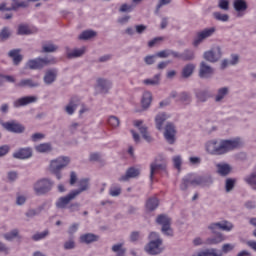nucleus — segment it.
I'll list each match as a JSON object with an SVG mask.
<instances>
[{
    "label": "nucleus",
    "instance_id": "nucleus-27",
    "mask_svg": "<svg viewBox=\"0 0 256 256\" xmlns=\"http://www.w3.org/2000/svg\"><path fill=\"white\" fill-rule=\"evenodd\" d=\"M99 241V236L93 233H86L80 236V242L90 245V243H95Z\"/></svg>",
    "mask_w": 256,
    "mask_h": 256
},
{
    "label": "nucleus",
    "instance_id": "nucleus-40",
    "mask_svg": "<svg viewBox=\"0 0 256 256\" xmlns=\"http://www.w3.org/2000/svg\"><path fill=\"white\" fill-rule=\"evenodd\" d=\"M233 7L235 11L241 13V11H247V1L245 0H234Z\"/></svg>",
    "mask_w": 256,
    "mask_h": 256
},
{
    "label": "nucleus",
    "instance_id": "nucleus-46",
    "mask_svg": "<svg viewBox=\"0 0 256 256\" xmlns=\"http://www.w3.org/2000/svg\"><path fill=\"white\" fill-rule=\"evenodd\" d=\"M139 132L141 133L143 139L147 141V143H151L153 141V138L151 135H149L147 126H141L138 128Z\"/></svg>",
    "mask_w": 256,
    "mask_h": 256
},
{
    "label": "nucleus",
    "instance_id": "nucleus-35",
    "mask_svg": "<svg viewBox=\"0 0 256 256\" xmlns=\"http://www.w3.org/2000/svg\"><path fill=\"white\" fill-rule=\"evenodd\" d=\"M178 97V101H180V103L183 105L193 103V96H191V93L189 92H181Z\"/></svg>",
    "mask_w": 256,
    "mask_h": 256
},
{
    "label": "nucleus",
    "instance_id": "nucleus-36",
    "mask_svg": "<svg viewBox=\"0 0 256 256\" xmlns=\"http://www.w3.org/2000/svg\"><path fill=\"white\" fill-rule=\"evenodd\" d=\"M195 71V64H186L182 69V77L183 79H189L193 72Z\"/></svg>",
    "mask_w": 256,
    "mask_h": 256
},
{
    "label": "nucleus",
    "instance_id": "nucleus-30",
    "mask_svg": "<svg viewBox=\"0 0 256 256\" xmlns=\"http://www.w3.org/2000/svg\"><path fill=\"white\" fill-rule=\"evenodd\" d=\"M29 7V2L12 0V5L10 8H6V11H17V9H27Z\"/></svg>",
    "mask_w": 256,
    "mask_h": 256
},
{
    "label": "nucleus",
    "instance_id": "nucleus-5",
    "mask_svg": "<svg viewBox=\"0 0 256 256\" xmlns=\"http://www.w3.org/2000/svg\"><path fill=\"white\" fill-rule=\"evenodd\" d=\"M57 61L55 58H49V57H38L35 59H30L26 63V67L30 69L31 71H41L44 67H47L49 65H55Z\"/></svg>",
    "mask_w": 256,
    "mask_h": 256
},
{
    "label": "nucleus",
    "instance_id": "nucleus-33",
    "mask_svg": "<svg viewBox=\"0 0 256 256\" xmlns=\"http://www.w3.org/2000/svg\"><path fill=\"white\" fill-rule=\"evenodd\" d=\"M66 53L68 59H77V57H83V55H85V48L74 49L72 52H70L69 47H66Z\"/></svg>",
    "mask_w": 256,
    "mask_h": 256
},
{
    "label": "nucleus",
    "instance_id": "nucleus-53",
    "mask_svg": "<svg viewBox=\"0 0 256 256\" xmlns=\"http://www.w3.org/2000/svg\"><path fill=\"white\" fill-rule=\"evenodd\" d=\"M213 16L216 19V21H222L224 23L229 21V15H227V14H221L220 12H214Z\"/></svg>",
    "mask_w": 256,
    "mask_h": 256
},
{
    "label": "nucleus",
    "instance_id": "nucleus-14",
    "mask_svg": "<svg viewBox=\"0 0 256 256\" xmlns=\"http://www.w3.org/2000/svg\"><path fill=\"white\" fill-rule=\"evenodd\" d=\"M77 196L73 193V191H71L69 194H67L66 196H62L60 198H58V200L56 201L55 206L57 207V209H68L69 204L71 203V201H73V199H75Z\"/></svg>",
    "mask_w": 256,
    "mask_h": 256
},
{
    "label": "nucleus",
    "instance_id": "nucleus-10",
    "mask_svg": "<svg viewBox=\"0 0 256 256\" xmlns=\"http://www.w3.org/2000/svg\"><path fill=\"white\" fill-rule=\"evenodd\" d=\"M204 59L209 63H217L221 57H223V52H221V48L216 46L209 51L204 52Z\"/></svg>",
    "mask_w": 256,
    "mask_h": 256
},
{
    "label": "nucleus",
    "instance_id": "nucleus-6",
    "mask_svg": "<svg viewBox=\"0 0 256 256\" xmlns=\"http://www.w3.org/2000/svg\"><path fill=\"white\" fill-rule=\"evenodd\" d=\"M55 182L49 178H41L33 184V190L36 195H47L53 189Z\"/></svg>",
    "mask_w": 256,
    "mask_h": 256
},
{
    "label": "nucleus",
    "instance_id": "nucleus-23",
    "mask_svg": "<svg viewBox=\"0 0 256 256\" xmlns=\"http://www.w3.org/2000/svg\"><path fill=\"white\" fill-rule=\"evenodd\" d=\"M79 97L74 96L70 99L68 105L65 107V111L68 115H73V113H75V109H77V107H79Z\"/></svg>",
    "mask_w": 256,
    "mask_h": 256
},
{
    "label": "nucleus",
    "instance_id": "nucleus-22",
    "mask_svg": "<svg viewBox=\"0 0 256 256\" xmlns=\"http://www.w3.org/2000/svg\"><path fill=\"white\" fill-rule=\"evenodd\" d=\"M97 87L100 89L101 93H109V89H111L113 83L111 80H107L105 78H98L96 80Z\"/></svg>",
    "mask_w": 256,
    "mask_h": 256
},
{
    "label": "nucleus",
    "instance_id": "nucleus-19",
    "mask_svg": "<svg viewBox=\"0 0 256 256\" xmlns=\"http://www.w3.org/2000/svg\"><path fill=\"white\" fill-rule=\"evenodd\" d=\"M175 59H180V61H193L195 59V51L193 49H185L182 53L176 51Z\"/></svg>",
    "mask_w": 256,
    "mask_h": 256
},
{
    "label": "nucleus",
    "instance_id": "nucleus-62",
    "mask_svg": "<svg viewBox=\"0 0 256 256\" xmlns=\"http://www.w3.org/2000/svg\"><path fill=\"white\" fill-rule=\"evenodd\" d=\"M119 11H120V13H127L130 11H133V7L128 4H122Z\"/></svg>",
    "mask_w": 256,
    "mask_h": 256
},
{
    "label": "nucleus",
    "instance_id": "nucleus-58",
    "mask_svg": "<svg viewBox=\"0 0 256 256\" xmlns=\"http://www.w3.org/2000/svg\"><path fill=\"white\" fill-rule=\"evenodd\" d=\"M81 209V204L78 202H74L68 205V210L70 213H75L76 211H79Z\"/></svg>",
    "mask_w": 256,
    "mask_h": 256
},
{
    "label": "nucleus",
    "instance_id": "nucleus-24",
    "mask_svg": "<svg viewBox=\"0 0 256 256\" xmlns=\"http://www.w3.org/2000/svg\"><path fill=\"white\" fill-rule=\"evenodd\" d=\"M8 57L12 59L13 65H19L23 61V55H21V49H12L8 52Z\"/></svg>",
    "mask_w": 256,
    "mask_h": 256
},
{
    "label": "nucleus",
    "instance_id": "nucleus-26",
    "mask_svg": "<svg viewBox=\"0 0 256 256\" xmlns=\"http://www.w3.org/2000/svg\"><path fill=\"white\" fill-rule=\"evenodd\" d=\"M156 171H167V164L161 163L158 164L157 162H153L150 165V180L153 181V177L155 176Z\"/></svg>",
    "mask_w": 256,
    "mask_h": 256
},
{
    "label": "nucleus",
    "instance_id": "nucleus-56",
    "mask_svg": "<svg viewBox=\"0 0 256 256\" xmlns=\"http://www.w3.org/2000/svg\"><path fill=\"white\" fill-rule=\"evenodd\" d=\"M130 242L131 243H137V241H139V239H141V232L139 231H132L130 233Z\"/></svg>",
    "mask_w": 256,
    "mask_h": 256
},
{
    "label": "nucleus",
    "instance_id": "nucleus-29",
    "mask_svg": "<svg viewBox=\"0 0 256 256\" xmlns=\"http://www.w3.org/2000/svg\"><path fill=\"white\" fill-rule=\"evenodd\" d=\"M151 101H153V95L151 94V92H144L141 99V105H142L143 111L151 107Z\"/></svg>",
    "mask_w": 256,
    "mask_h": 256
},
{
    "label": "nucleus",
    "instance_id": "nucleus-2",
    "mask_svg": "<svg viewBox=\"0 0 256 256\" xmlns=\"http://www.w3.org/2000/svg\"><path fill=\"white\" fill-rule=\"evenodd\" d=\"M189 185H192V187H209L213 185V177L209 174L196 176L195 178L188 175L182 179V183L180 184L181 191H187Z\"/></svg>",
    "mask_w": 256,
    "mask_h": 256
},
{
    "label": "nucleus",
    "instance_id": "nucleus-52",
    "mask_svg": "<svg viewBox=\"0 0 256 256\" xmlns=\"http://www.w3.org/2000/svg\"><path fill=\"white\" fill-rule=\"evenodd\" d=\"M226 193H231L232 189H235V179L228 178L225 183Z\"/></svg>",
    "mask_w": 256,
    "mask_h": 256
},
{
    "label": "nucleus",
    "instance_id": "nucleus-41",
    "mask_svg": "<svg viewBox=\"0 0 256 256\" xmlns=\"http://www.w3.org/2000/svg\"><path fill=\"white\" fill-rule=\"evenodd\" d=\"M227 95H229V88L228 87L219 88L218 91H217V94L215 96V102L216 103H221V100L224 97H227Z\"/></svg>",
    "mask_w": 256,
    "mask_h": 256
},
{
    "label": "nucleus",
    "instance_id": "nucleus-59",
    "mask_svg": "<svg viewBox=\"0 0 256 256\" xmlns=\"http://www.w3.org/2000/svg\"><path fill=\"white\" fill-rule=\"evenodd\" d=\"M218 7L223 11H229V0H219Z\"/></svg>",
    "mask_w": 256,
    "mask_h": 256
},
{
    "label": "nucleus",
    "instance_id": "nucleus-57",
    "mask_svg": "<svg viewBox=\"0 0 256 256\" xmlns=\"http://www.w3.org/2000/svg\"><path fill=\"white\" fill-rule=\"evenodd\" d=\"M109 195H111V197H119V195H121V187L119 186L111 187L109 191Z\"/></svg>",
    "mask_w": 256,
    "mask_h": 256
},
{
    "label": "nucleus",
    "instance_id": "nucleus-50",
    "mask_svg": "<svg viewBox=\"0 0 256 256\" xmlns=\"http://www.w3.org/2000/svg\"><path fill=\"white\" fill-rule=\"evenodd\" d=\"M18 236H19V230L14 229L9 233L4 234V239H6V241H13V239H15Z\"/></svg>",
    "mask_w": 256,
    "mask_h": 256
},
{
    "label": "nucleus",
    "instance_id": "nucleus-21",
    "mask_svg": "<svg viewBox=\"0 0 256 256\" xmlns=\"http://www.w3.org/2000/svg\"><path fill=\"white\" fill-rule=\"evenodd\" d=\"M45 85H53L57 81V69H48L43 77Z\"/></svg>",
    "mask_w": 256,
    "mask_h": 256
},
{
    "label": "nucleus",
    "instance_id": "nucleus-38",
    "mask_svg": "<svg viewBox=\"0 0 256 256\" xmlns=\"http://www.w3.org/2000/svg\"><path fill=\"white\" fill-rule=\"evenodd\" d=\"M123 245V243L114 244L111 248L112 253H116V256H125V253H127V248H124Z\"/></svg>",
    "mask_w": 256,
    "mask_h": 256
},
{
    "label": "nucleus",
    "instance_id": "nucleus-31",
    "mask_svg": "<svg viewBox=\"0 0 256 256\" xmlns=\"http://www.w3.org/2000/svg\"><path fill=\"white\" fill-rule=\"evenodd\" d=\"M16 87H29L30 89H33L35 87H39V82H35L31 78L22 79L16 84Z\"/></svg>",
    "mask_w": 256,
    "mask_h": 256
},
{
    "label": "nucleus",
    "instance_id": "nucleus-42",
    "mask_svg": "<svg viewBox=\"0 0 256 256\" xmlns=\"http://www.w3.org/2000/svg\"><path fill=\"white\" fill-rule=\"evenodd\" d=\"M59 49V46L53 44L52 42H48L43 44L41 53H55Z\"/></svg>",
    "mask_w": 256,
    "mask_h": 256
},
{
    "label": "nucleus",
    "instance_id": "nucleus-1",
    "mask_svg": "<svg viewBox=\"0 0 256 256\" xmlns=\"http://www.w3.org/2000/svg\"><path fill=\"white\" fill-rule=\"evenodd\" d=\"M239 147L237 140H210L206 143V151L210 155H225Z\"/></svg>",
    "mask_w": 256,
    "mask_h": 256
},
{
    "label": "nucleus",
    "instance_id": "nucleus-55",
    "mask_svg": "<svg viewBox=\"0 0 256 256\" xmlns=\"http://www.w3.org/2000/svg\"><path fill=\"white\" fill-rule=\"evenodd\" d=\"M157 59V54L147 55L146 57H144V63L146 65H153L155 64V61H157Z\"/></svg>",
    "mask_w": 256,
    "mask_h": 256
},
{
    "label": "nucleus",
    "instance_id": "nucleus-8",
    "mask_svg": "<svg viewBox=\"0 0 256 256\" xmlns=\"http://www.w3.org/2000/svg\"><path fill=\"white\" fill-rule=\"evenodd\" d=\"M171 217L167 214H160L156 218L157 225H161V232L166 237H173V228H171Z\"/></svg>",
    "mask_w": 256,
    "mask_h": 256
},
{
    "label": "nucleus",
    "instance_id": "nucleus-54",
    "mask_svg": "<svg viewBox=\"0 0 256 256\" xmlns=\"http://www.w3.org/2000/svg\"><path fill=\"white\" fill-rule=\"evenodd\" d=\"M173 161V165L175 167V169H177L178 171H181V165L183 164V160L181 159V156H174L172 158Z\"/></svg>",
    "mask_w": 256,
    "mask_h": 256
},
{
    "label": "nucleus",
    "instance_id": "nucleus-20",
    "mask_svg": "<svg viewBox=\"0 0 256 256\" xmlns=\"http://www.w3.org/2000/svg\"><path fill=\"white\" fill-rule=\"evenodd\" d=\"M141 174V171L135 167H130L127 169L125 175H122L118 181H129V179H135V177H139V175Z\"/></svg>",
    "mask_w": 256,
    "mask_h": 256
},
{
    "label": "nucleus",
    "instance_id": "nucleus-39",
    "mask_svg": "<svg viewBox=\"0 0 256 256\" xmlns=\"http://www.w3.org/2000/svg\"><path fill=\"white\" fill-rule=\"evenodd\" d=\"M157 207H159V199H157L156 197L149 198L146 201L147 211H155V209H157Z\"/></svg>",
    "mask_w": 256,
    "mask_h": 256
},
{
    "label": "nucleus",
    "instance_id": "nucleus-44",
    "mask_svg": "<svg viewBox=\"0 0 256 256\" xmlns=\"http://www.w3.org/2000/svg\"><path fill=\"white\" fill-rule=\"evenodd\" d=\"M97 36V32L93 30H85L79 35V39L81 41H88V39H93V37Z\"/></svg>",
    "mask_w": 256,
    "mask_h": 256
},
{
    "label": "nucleus",
    "instance_id": "nucleus-49",
    "mask_svg": "<svg viewBox=\"0 0 256 256\" xmlns=\"http://www.w3.org/2000/svg\"><path fill=\"white\" fill-rule=\"evenodd\" d=\"M18 35H31V29H29V26L27 25H19L18 26Z\"/></svg>",
    "mask_w": 256,
    "mask_h": 256
},
{
    "label": "nucleus",
    "instance_id": "nucleus-7",
    "mask_svg": "<svg viewBox=\"0 0 256 256\" xmlns=\"http://www.w3.org/2000/svg\"><path fill=\"white\" fill-rule=\"evenodd\" d=\"M235 249V244L225 243L221 247L222 253H217V249L209 248L199 252L198 254H193L192 256H223L227 255V253H231Z\"/></svg>",
    "mask_w": 256,
    "mask_h": 256
},
{
    "label": "nucleus",
    "instance_id": "nucleus-34",
    "mask_svg": "<svg viewBox=\"0 0 256 256\" xmlns=\"http://www.w3.org/2000/svg\"><path fill=\"white\" fill-rule=\"evenodd\" d=\"M217 174L221 177H227L231 173V166L229 164H217Z\"/></svg>",
    "mask_w": 256,
    "mask_h": 256
},
{
    "label": "nucleus",
    "instance_id": "nucleus-63",
    "mask_svg": "<svg viewBox=\"0 0 256 256\" xmlns=\"http://www.w3.org/2000/svg\"><path fill=\"white\" fill-rule=\"evenodd\" d=\"M64 249H66L67 251H69L70 249H75V241L69 240V241L65 242Z\"/></svg>",
    "mask_w": 256,
    "mask_h": 256
},
{
    "label": "nucleus",
    "instance_id": "nucleus-3",
    "mask_svg": "<svg viewBox=\"0 0 256 256\" xmlns=\"http://www.w3.org/2000/svg\"><path fill=\"white\" fill-rule=\"evenodd\" d=\"M150 240L148 244L144 247V251L148 253V255H161V252L165 250L162 247L163 239L157 232H151L148 236Z\"/></svg>",
    "mask_w": 256,
    "mask_h": 256
},
{
    "label": "nucleus",
    "instance_id": "nucleus-4",
    "mask_svg": "<svg viewBox=\"0 0 256 256\" xmlns=\"http://www.w3.org/2000/svg\"><path fill=\"white\" fill-rule=\"evenodd\" d=\"M71 163V158L68 156H60L54 160L51 161L50 163V171L55 175L56 179L60 181L62 179L63 175L61 174V171L65 169Z\"/></svg>",
    "mask_w": 256,
    "mask_h": 256
},
{
    "label": "nucleus",
    "instance_id": "nucleus-60",
    "mask_svg": "<svg viewBox=\"0 0 256 256\" xmlns=\"http://www.w3.org/2000/svg\"><path fill=\"white\" fill-rule=\"evenodd\" d=\"M135 30L138 35H143V33H145V31H147V26H145L143 24H139V25L135 26Z\"/></svg>",
    "mask_w": 256,
    "mask_h": 256
},
{
    "label": "nucleus",
    "instance_id": "nucleus-51",
    "mask_svg": "<svg viewBox=\"0 0 256 256\" xmlns=\"http://www.w3.org/2000/svg\"><path fill=\"white\" fill-rule=\"evenodd\" d=\"M49 236V230H45L43 232H38L32 236L33 241H41V239H45V237Z\"/></svg>",
    "mask_w": 256,
    "mask_h": 256
},
{
    "label": "nucleus",
    "instance_id": "nucleus-12",
    "mask_svg": "<svg viewBox=\"0 0 256 256\" xmlns=\"http://www.w3.org/2000/svg\"><path fill=\"white\" fill-rule=\"evenodd\" d=\"M198 75L200 79H211V77L215 75V68L209 66L207 62L202 61L200 63Z\"/></svg>",
    "mask_w": 256,
    "mask_h": 256
},
{
    "label": "nucleus",
    "instance_id": "nucleus-25",
    "mask_svg": "<svg viewBox=\"0 0 256 256\" xmlns=\"http://www.w3.org/2000/svg\"><path fill=\"white\" fill-rule=\"evenodd\" d=\"M225 241L223 233H216L215 236H211L205 240V245H219Z\"/></svg>",
    "mask_w": 256,
    "mask_h": 256
},
{
    "label": "nucleus",
    "instance_id": "nucleus-64",
    "mask_svg": "<svg viewBox=\"0 0 256 256\" xmlns=\"http://www.w3.org/2000/svg\"><path fill=\"white\" fill-rule=\"evenodd\" d=\"M9 145H3L0 147V157H5L9 153Z\"/></svg>",
    "mask_w": 256,
    "mask_h": 256
},
{
    "label": "nucleus",
    "instance_id": "nucleus-37",
    "mask_svg": "<svg viewBox=\"0 0 256 256\" xmlns=\"http://www.w3.org/2000/svg\"><path fill=\"white\" fill-rule=\"evenodd\" d=\"M35 151H37V153H51V151H53V146L49 142L42 143L35 146Z\"/></svg>",
    "mask_w": 256,
    "mask_h": 256
},
{
    "label": "nucleus",
    "instance_id": "nucleus-47",
    "mask_svg": "<svg viewBox=\"0 0 256 256\" xmlns=\"http://www.w3.org/2000/svg\"><path fill=\"white\" fill-rule=\"evenodd\" d=\"M11 38V29L9 27H3L0 31V41H7Z\"/></svg>",
    "mask_w": 256,
    "mask_h": 256
},
{
    "label": "nucleus",
    "instance_id": "nucleus-45",
    "mask_svg": "<svg viewBox=\"0 0 256 256\" xmlns=\"http://www.w3.org/2000/svg\"><path fill=\"white\" fill-rule=\"evenodd\" d=\"M170 55H172V57L175 59L176 51L166 49L156 53V57L160 59H167V57H170Z\"/></svg>",
    "mask_w": 256,
    "mask_h": 256
},
{
    "label": "nucleus",
    "instance_id": "nucleus-18",
    "mask_svg": "<svg viewBox=\"0 0 256 256\" xmlns=\"http://www.w3.org/2000/svg\"><path fill=\"white\" fill-rule=\"evenodd\" d=\"M37 99V96H24L14 101L13 107H15V109H19V107H27V105H31V103H37Z\"/></svg>",
    "mask_w": 256,
    "mask_h": 256
},
{
    "label": "nucleus",
    "instance_id": "nucleus-32",
    "mask_svg": "<svg viewBox=\"0 0 256 256\" xmlns=\"http://www.w3.org/2000/svg\"><path fill=\"white\" fill-rule=\"evenodd\" d=\"M89 189V179H82L79 182V188L76 190H73L72 192L75 194V196L81 195L83 191H87Z\"/></svg>",
    "mask_w": 256,
    "mask_h": 256
},
{
    "label": "nucleus",
    "instance_id": "nucleus-15",
    "mask_svg": "<svg viewBox=\"0 0 256 256\" xmlns=\"http://www.w3.org/2000/svg\"><path fill=\"white\" fill-rule=\"evenodd\" d=\"M176 133H177V130H175V125H173V123L171 122L167 123L164 131V137L167 143H169V145L175 144Z\"/></svg>",
    "mask_w": 256,
    "mask_h": 256
},
{
    "label": "nucleus",
    "instance_id": "nucleus-61",
    "mask_svg": "<svg viewBox=\"0 0 256 256\" xmlns=\"http://www.w3.org/2000/svg\"><path fill=\"white\" fill-rule=\"evenodd\" d=\"M41 139H45V134L43 133H34L31 136V140L36 143V141H41Z\"/></svg>",
    "mask_w": 256,
    "mask_h": 256
},
{
    "label": "nucleus",
    "instance_id": "nucleus-11",
    "mask_svg": "<svg viewBox=\"0 0 256 256\" xmlns=\"http://www.w3.org/2000/svg\"><path fill=\"white\" fill-rule=\"evenodd\" d=\"M208 229L210 231H212V233L214 235H217V233H221V232H217L218 229H220L221 231H232L233 230V223L224 220L222 222H216V223H212L208 226Z\"/></svg>",
    "mask_w": 256,
    "mask_h": 256
},
{
    "label": "nucleus",
    "instance_id": "nucleus-48",
    "mask_svg": "<svg viewBox=\"0 0 256 256\" xmlns=\"http://www.w3.org/2000/svg\"><path fill=\"white\" fill-rule=\"evenodd\" d=\"M108 125H110V127H113V129H117V127L121 125V121L117 116L112 115L108 117Z\"/></svg>",
    "mask_w": 256,
    "mask_h": 256
},
{
    "label": "nucleus",
    "instance_id": "nucleus-43",
    "mask_svg": "<svg viewBox=\"0 0 256 256\" xmlns=\"http://www.w3.org/2000/svg\"><path fill=\"white\" fill-rule=\"evenodd\" d=\"M143 83L144 85H152L155 87L161 83V74H156L153 78L145 79Z\"/></svg>",
    "mask_w": 256,
    "mask_h": 256
},
{
    "label": "nucleus",
    "instance_id": "nucleus-9",
    "mask_svg": "<svg viewBox=\"0 0 256 256\" xmlns=\"http://www.w3.org/2000/svg\"><path fill=\"white\" fill-rule=\"evenodd\" d=\"M215 31H216L215 27H210L198 32L193 42L194 47L201 45V43H203L205 39H209V37H213V35L215 34Z\"/></svg>",
    "mask_w": 256,
    "mask_h": 256
},
{
    "label": "nucleus",
    "instance_id": "nucleus-17",
    "mask_svg": "<svg viewBox=\"0 0 256 256\" xmlns=\"http://www.w3.org/2000/svg\"><path fill=\"white\" fill-rule=\"evenodd\" d=\"M194 97L197 103H207L211 99V92L207 89H194Z\"/></svg>",
    "mask_w": 256,
    "mask_h": 256
},
{
    "label": "nucleus",
    "instance_id": "nucleus-13",
    "mask_svg": "<svg viewBox=\"0 0 256 256\" xmlns=\"http://www.w3.org/2000/svg\"><path fill=\"white\" fill-rule=\"evenodd\" d=\"M2 125L4 129H6V131H9V133H16V134L25 133V126H23L19 122H16L15 120L10 122H5Z\"/></svg>",
    "mask_w": 256,
    "mask_h": 256
},
{
    "label": "nucleus",
    "instance_id": "nucleus-28",
    "mask_svg": "<svg viewBox=\"0 0 256 256\" xmlns=\"http://www.w3.org/2000/svg\"><path fill=\"white\" fill-rule=\"evenodd\" d=\"M167 119H169V116L165 112H162L155 117L156 129H158V131L163 130V124L167 121Z\"/></svg>",
    "mask_w": 256,
    "mask_h": 256
},
{
    "label": "nucleus",
    "instance_id": "nucleus-16",
    "mask_svg": "<svg viewBox=\"0 0 256 256\" xmlns=\"http://www.w3.org/2000/svg\"><path fill=\"white\" fill-rule=\"evenodd\" d=\"M31 157H33V148L31 147L19 148L13 153L14 159L25 160L31 159Z\"/></svg>",
    "mask_w": 256,
    "mask_h": 256
}]
</instances>
